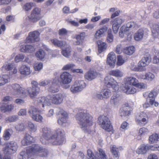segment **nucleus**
<instances>
[{"mask_svg":"<svg viewBox=\"0 0 159 159\" xmlns=\"http://www.w3.org/2000/svg\"><path fill=\"white\" fill-rule=\"evenodd\" d=\"M42 137L40 141L43 144L48 141L53 144H61L63 143L64 131L61 129H57L54 133L48 127H43L41 130Z\"/></svg>","mask_w":159,"mask_h":159,"instance_id":"nucleus-1","label":"nucleus"},{"mask_svg":"<svg viewBox=\"0 0 159 159\" xmlns=\"http://www.w3.org/2000/svg\"><path fill=\"white\" fill-rule=\"evenodd\" d=\"M31 84L32 88H27L25 90L24 88L21 87L19 84L16 83L12 84L11 87L13 90L12 93L17 97L24 98L29 95L31 98H34L37 95L40 90L38 83L36 81H32Z\"/></svg>","mask_w":159,"mask_h":159,"instance_id":"nucleus-2","label":"nucleus"},{"mask_svg":"<svg viewBox=\"0 0 159 159\" xmlns=\"http://www.w3.org/2000/svg\"><path fill=\"white\" fill-rule=\"evenodd\" d=\"M48 152L46 148H43L37 144H34L27 147L26 152H21L18 157L19 159H28L33 155L37 154L42 157L47 156Z\"/></svg>","mask_w":159,"mask_h":159,"instance_id":"nucleus-3","label":"nucleus"},{"mask_svg":"<svg viewBox=\"0 0 159 159\" xmlns=\"http://www.w3.org/2000/svg\"><path fill=\"white\" fill-rule=\"evenodd\" d=\"M64 96L61 93H57L50 95L46 98L44 96L39 97L35 100L36 103L41 105L42 107H44L45 106H49L52 103L56 104H61L63 101Z\"/></svg>","mask_w":159,"mask_h":159,"instance_id":"nucleus-4","label":"nucleus"},{"mask_svg":"<svg viewBox=\"0 0 159 159\" xmlns=\"http://www.w3.org/2000/svg\"><path fill=\"white\" fill-rule=\"evenodd\" d=\"M76 119L83 129H87L93 124V117L86 111H80L76 115Z\"/></svg>","mask_w":159,"mask_h":159,"instance_id":"nucleus-5","label":"nucleus"},{"mask_svg":"<svg viewBox=\"0 0 159 159\" xmlns=\"http://www.w3.org/2000/svg\"><path fill=\"white\" fill-rule=\"evenodd\" d=\"M151 61V57L149 54H146L144 57L139 61L138 66L135 65H131L130 69L135 71H145L146 70L145 66L148 65Z\"/></svg>","mask_w":159,"mask_h":159,"instance_id":"nucleus-6","label":"nucleus"},{"mask_svg":"<svg viewBox=\"0 0 159 159\" xmlns=\"http://www.w3.org/2000/svg\"><path fill=\"white\" fill-rule=\"evenodd\" d=\"M98 123L102 128L107 131H110L112 130L111 122L107 116L105 115L99 116L98 118Z\"/></svg>","mask_w":159,"mask_h":159,"instance_id":"nucleus-7","label":"nucleus"},{"mask_svg":"<svg viewBox=\"0 0 159 159\" xmlns=\"http://www.w3.org/2000/svg\"><path fill=\"white\" fill-rule=\"evenodd\" d=\"M3 151L5 154H11L17 151L18 145L16 142L14 141L7 142L3 145Z\"/></svg>","mask_w":159,"mask_h":159,"instance_id":"nucleus-8","label":"nucleus"},{"mask_svg":"<svg viewBox=\"0 0 159 159\" xmlns=\"http://www.w3.org/2000/svg\"><path fill=\"white\" fill-rule=\"evenodd\" d=\"M60 83L63 88L68 89L70 87L68 84L70 83L72 80V76L68 72H63L60 75Z\"/></svg>","mask_w":159,"mask_h":159,"instance_id":"nucleus-9","label":"nucleus"},{"mask_svg":"<svg viewBox=\"0 0 159 159\" xmlns=\"http://www.w3.org/2000/svg\"><path fill=\"white\" fill-rule=\"evenodd\" d=\"M86 85L84 81L82 80H77L71 86L70 90L73 93H76L80 92L85 88Z\"/></svg>","mask_w":159,"mask_h":159,"instance_id":"nucleus-10","label":"nucleus"},{"mask_svg":"<svg viewBox=\"0 0 159 159\" xmlns=\"http://www.w3.org/2000/svg\"><path fill=\"white\" fill-rule=\"evenodd\" d=\"M104 83L106 87L108 88L111 87L115 91H117L119 88L117 82L111 75H107L105 77Z\"/></svg>","mask_w":159,"mask_h":159,"instance_id":"nucleus-11","label":"nucleus"},{"mask_svg":"<svg viewBox=\"0 0 159 159\" xmlns=\"http://www.w3.org/2000/svg\"><path fill=\"white\" fill-rule=\"evenodd\" d=\"M30 21L36 22L42 18L41 10L38 7H35L31 11V14L28 16Z\"/></svg>","mask_w":159,"mask_h":159,"instance_id":"nucleus-12","label":"nucleus"},{"mask_svg":"<svg viewBox=\"0 0 159 159\" xmlns=\"http://www.w3.org/2000/svg\"><path fill=\"white\" fill-rule=\"evenodd\" d=\"M149 117L146 113L142 112L137 114L136 116L135 120L139 125H144L147 123Z\"/></svg>","mask_w":159,"mask_h":159,"instance_id":"nucleus-13","label":"nucleus"},{"mask_svg":"<svg viewBox=\"0 0 159 159\" xmlns=\"http://www.w3.org/2000/svg\"><path fill=\"white\" fill-rule=\"evenodd\" d=\"M124 19L121 17H117L111 20L110 23L112 25V29L114 33H116L118 32L120 25L124 22Z\"/></svg>","mask_w":159,"mask_h":159,"instance_id":"nucleus-14","label":"nucleus"},{"mask_svg":"<svg viewBox=\"0 0 159 159\" xmlns=\"http://www.w3.org/2000/svg\"><path fill=\"white\" fill-rule=\"evenodd\" d=\"M39 33L37 31L30 32L25 42V43H34L35 41H38L39 40Z\"/></svg>","mask_w":159,"mask_h":159,"instance_id":"nucleus-15","label":"nucleus"},{"mask_svg":"<svg viewBox=\"0 0 159 159\" xmlns=\"http://www.w3.org/2000/svg\"><path fill=\"white\" fill-rule=\"evenodd\" d=\"M59 118L57 120V122L60 125H62L64 123L67 122L68 120V114L67 112L63 109H60L59 111Z\"/></svg>","mask_w":159,"mask_h":159,"instance_id":"nucleus-16","label":"nucleus"},{"mask_svg":"<svg viewBox=\"0 0 159 159\" xmlns=\"http://www.w3.org/2000/svg\"><path fill=\"white\" fill-rule=\"evenodd\" d=\"M59 82L58 78L57 77L55 78L51 84L49 85L48 88V91L53 93L58 92L59 90Z\"/></svg>","mask_w":159,"mask_h":159,"instance_id":"nucleus-17","label":"nucleus"},{"mask_svg":"<svg viewBox=\"0 0 159 159\" xmlns=\"http://www.w3.org/2000/svg\"><path fill=\"white\" fill-rule=\"evenodd\" d=\"M158 92L156 90H153L151 91L148 94L149 102L151 105H154L155 107H157L158 103L155 101V98L157 96Z\"/></svg>","mask_w":159,"mask_h":159,"instance_id":"nucleus-18","label":"nucleus"},{"mask_svg":"<svg viewBox=\"0 0 159 159\" xmlns=\"http://www.w3.org/2000/svg\"><path fill=\"white\" fill-rule=\"evenodd\" d=\"M98 75V72L96 70L90 69L85 74L84 78L89 81H91L96 78Z\"/></svg>","mask_w":159,"mask_h":159,"instance_id":"nucleus-19","label":"nucleus"},{"mask_svg":"<svg viewBox=\"0 0 159 159\" xmlns=\"http://www.w3.org/2000/svg\"><path fill=\"white\" fill-rule=\"evenodd\" d=\"M122 90L124 92L128 94H133L135 93L136 90L135 88L132 86L130 85L129 84H127V80H126L125 85L121 87Z\"/></svg>","mask_w":159,"mask_h":159,"instance_id":"nucleus-20","label":"nucleus"},{"mask_svg":"<svg viewBox=\"0 0 159 159\" xmlns=\"http://www.w3.org/2000/svg\"><path fill=\"white\" fill-rule=\"evenodd\" d=\"M116 57L115 54L113 52L109 53L107 58V63L110 66L114 67L116 63Z\"/></svg>","mask_w":159,"mask_h":159,"instance_id":"nucleus-21","label":"nucleus"},{"mask_svg":"<svg viewBox=\"0 0 159 159\" xmlns=\"http://www.w3.org/2000/svg\"><path fill=\"white\" fill-rule=\"evenodd\" d=\"M86 37L85 32H81L79 34L75 35L76 41L74 42V44L75 45H80L83 43Z\"/></svg>","mask_w":159,"mask_h":159,"instance_id":"nucleus-22","label":"nucleus"},{"mask_svg":"<svg viewBox=\"0 0 159 159\" xmlns=\"http://www.w3.org/2000/svg\"><path fill=\"white\" fill-rule=\"evenodd\" d=\"M107 29V27L103 26L97 30L94 35V38L96 39H99L103 36Z\"/></svg>","mask_w":159,"mask_h":159,"instance_id":"nucleus-23","label":"nucleus"},{"mask_svg":"<svg viewBox=\"0 0 159 159\" xmlns=\"http://www.w3.org/2000/svg\"><path fill=\"white\" fill-rule=\"evenodd\" d=\"M19 71L21 75H28L31 73L30 67L25 65H23L20 66L19 68Z\"/></svg>","mask_w":159,"mask_h":159,"instance_id":"nucleus-24","label":"nucleus"},{"mask_svg":"<svg viewBox=\"0 0 159 159\" xmlns=\"http://www.w3.org/2000/svg\"><path fill=\"white\" fill-rule=\"evenodd\" d=\"M34 141V139L33 137L27 134H25L23 139L21 141V143L23 146H26L28 144H30L31 143L33 142Z\"/></svg>","mask_w":159,"mask_h":159,"instance_id":"nucleus-25","label":"nucleus"},{"mask_svg":"<svg viewBox=\"0 0 159 159\" xmlns=\"http://www.w3.org/2000/svg\"><path fill=\"white\" fill-rule=\"evenodd\" d=\"M122 26L124 27V28L123 30L124 34L125 32L129 30L130 28L133 29L134 30H136L139 27V26L136 23H135L134 22H129L127 24L126 27L125 25H123Z\"/></svg>","mask_w":159,"mask_h":159,"instance_id":"nucleus-26","label":"nucleus"},{"mask_svg":"<svg viewBox=\"0 0 159 159\" xmlns=\"http://www.w3.org/2000/svg\"><path fill=\"white\" fill-rule=\"evenodd\" d=\"M152 36L154 38L158 37L159 36V23H153L151 26Z\"/></svg>","mask_w":159,"mask_h":159,"instance_id":"nucleus-27","label":"nucleus"},{"mask_svg":"<svg viewBox=\"0 0 159 159\" xmlns=\"http://www.w3.org/2000/svg\"><path fill=\"white\" fill-rule=\"evenodd\" d=\"M20 50L21 52L32 53L35 50V48L32 45H21L20 47Z\"/></svg>","mask_w":159,"mask_h":159,"instance_id":"nucleus-28","label":"nucleus"},{"mask_svg":"<svg viewBox=\"0 0 159 159\" xmlns=\"http://www.w3.org/2000/svg\"><path fill=\"white\" fill-rule=\"evenodd\" d=\"M141 78L148 82L154 81L156 78V75L152 72H147L144 75H142Z\"/></svg>","mask_w":159,"mask_h":159,"instance_id":"nucleus-29","label":"nucleus"},{"mask_svg":"<svg viewBox=\"0 0 159 159\" xmlns=\"http://www.w3.org/2000/svg\"><path fill=\"white\" fill-rule=\"evenodd\" d=\"M121 98L119 94H113L110 100V103L114 105H117L119 104Z\"/></svg>","mask_w":159,"mask_h":159,"instance_id":"nucleus-30","label":"nucleus"},{"mask_svg":"<svg viewBox=\"0 0 159 159\" xmlns=\"http://www.w3.org/2000/svg\"><path fill=\"white\" fill-rule=\"evenodd\" d=\"M149 146L143 144L140 146L136 151V152L138 154H144L147 153L149 149Z\"/></svg>","mask_w":159,"mask_h":159,"instance_id":"nucleus-31","label":"nucleus"},{"mask_svg":"<svg viewBox=\"0 0 159 159\" xmlns=\"http://www.w3.org/2000/svg\"><path fill=\"white\" fill-rule=\"evenodd\" d=\"M66 47V48H62L61 53L65 57H69L71 54V49L70 46L68 45L66 43L65 46H62V47Z\"/></svg>","mask_w":159,"mask_h":159,"instance_id":"nucleus-32","label":"nucleus"},{"mask_svg":"<svg viewBox=\"0 0 159 159\" xmlns=\"http://www.w3.org/2000/svg\"><path fill=\"white\" fill-rule=\"evenodd\" d=\"M144 30L140 29L134 34V37L136 41L142 40L144 35Z\"/></svg>","mask_w":159,"mask_h":159,"instance_id":"nucleus-33","label":"nucleus"},{"mask_svg":"<svg viewBox=\"0 0 159 159\" xmlns=\"http://www.w3.org/2000/svg\"><path fill=\"white\" fill-rule=\"evenodd\" d=\"M98 151L99 153H96L97 159H107V156L105 151L101 148L98 149Z\"/></svg>","mask_w":159,"mask_h":159,"instance_id":"nucleus-34","label":"nucleus"},{"mask_svg":"<svg viewBox=\"0 0 159 159\" xmlns=\"http://www.w3.org/2000/svg\"><path fill=\"white\" fill-rule=\"evenodd\" d=\"M97 44L98 46V51L99 53H102L107 48L106 43L101 40L98 41Z\"/></svg>","mask_w":159,"mask_h":159,"instance_id":"nucleus-35","label":"nucleus"},{"mask_svg":"<svg viewBox=\"0 0 159 159\" xmlns=\"http://www.w3.org/2000/svg\"><path fill=\"white\" fill-rule=\"evenodd\" d=\"M125 80H127V84H129L131 86L136 87V83L137 81V80L136 78L133 77V76H129V77H127Z\"/></svg>","mask_w":159,"mask_h":159,"instance_id":"nucleus-36","label":"nucleus"},{"mask_svg":"<svg viewBox=\"0 0 159 159\" xmlns=\"http://www.w3.org/2000/svg\"><path fill=\"white\" fill-rule=\"evenodd\" d=\"M51 41L52 43L55 46H58L59 47H62V46H65L66 44V41L59 40L57 39H51Z\"/></svg>","mask_w":159,"mask_h":159,"instance_id":"nucleus-37","label":"nucleus"},{"mask_svg":"<svg viewBox=\"0 0 159 159\" xmlns=\"http://www.w3.org/2000/svg\"><path fill=\"white\" fill-rule=\"evenodd\" d=\"M38 111L37 108L33 107H31L29 109L28 113L30 116L35 121V115L36 113H38Z\"/></svg>","mask_w":159,"mask_h":159,"instance_id":"nucleus-38","label":"nucleus"},{"mask_svg":"<svg viewBox=\"0 0 159 159\" xmlns=\"http://www.w3.org/2000/svg\"><path fill=\"white\" fill-rule=\"evenodd\" d=\"M111 151L113 157L115 158H117L119 157V149L115 145H111L110 147Z\"/></svg>","mask_w":159,"mask_h":159,"instance_id":"nucleus-39","label":"nucleus"},{"mask_svg":"<svg viewBox=\"0 0 159 159\" xmlns=\"http://www.w3.org/2000/svg\"><path fill=\"white\" fill-rule=\"evenodd\" d=\"M131 113V111H128L126 107H122L120 109L119 114L120 116H125L129 115Z\"/></svg>","mask_w":159,"mask_h":159,"instance_id":"nucleus-40","label":"nucleus"},{"mask_svg":"<svg viewBox=\"0 0 159 159\" xmlns=\"http://www.w3.org/2000/svg\"><path fill=\"white\" fill-rule=\"evenodd\" d=\"M46 54L44 50L43 49H40L35 53V56L36 57L39 59H42L45 57Z\"/></svg>","mask_w":159,"mask_h":159,"instance_id":"nucleus-41","label":"nucleus"},{"mask_svg":"<svg viewBox=\"0 0 159 159\" xmlns=\"http://www.w3.org/2000/svg\"><path fill=\"white\" fill-rule=\"evenodd\" d=\"M109 74L111 75H113L116 77H122L123 75V72L120 70H118V69L111 70L110 71Z\"/></svg>","mask_w":159,"mask_h":159,"instance_id":"nucleus-42","label":"nucleus"},{"mask_svg":"<svg viewBox=\"0 0 159 159\" xmlns=\"http://www.w3.org/2000/svg\"><path fill=\"white\" fill-rule=\"evenodd\" d=\"M135 48L134 46H130L124 48V52L127 55H131L135 52Z\"/></svg>","mask_w":159,"mask_h":159,"instance_id":"nucleus-43","label":"nucleus"},{"mask_svg":"<svg viewBox=\"0 0 159 159\" xmlns=\"http://www.w3.org/2000/svg\"><path fill=\"white\" fill-rule=\"evenodd\" d=\"M103 99L109 98L111 95V92L109 89H104L102 90Z\"/></svg>","mask_w":159,"mask_h":159,"instance_id":"nucleus-44","label":"nucleus"},{"mask_svg":"<svg viewBox=\"0 0 159 159\" xmlns=\"http://www.w3.org/2000/svg\"><path fill=\"white\" fill-rule=\"evenodd\" d=\"M159 138L158 135L157 134H153L150 135L149 138V141L150 143H153L156 142Z\"/></svg>","mask_w":159,"mask_h":159,"instance_id":"nucleus-45","label":"nucleus"},{"mask_svg":"<svg viewBox=\"0 0 159 159\" xmlns=\"http://www.w3.org/2000/svg\"><path fill=\"white\" fill-rule=\"evenodd\" d=\"M12 134V130L11 129H7L6 130L3 135L4 139L6 140H9Z\"/></svg>","mask_w":159,"mask_h":159,"instance_id":"nucleus-46","label":"nucleus"},{"mask_svg":"<svg viewBox=\"0 0 159 159\" xmlns=\"http://www.w3.org/2000/svg\"><path fill=\"white\" fill-rule=\"evenodd\" d=\"M35 4L34 2H27L22 6V8L24 10L28 11L31 9L33 6Z\"/></svg>","mask_w":159,"mask_h":159,"instance_id":"nucleus-47","label":"nucleus"},{"mask_svg":"<svg viewBox=\"0 0 159 159\" xmlns=\"http://www.w3.org/2000/svg\"><path fill=\"white\" fill-rule=\"evenodd\" d=\"M149 132V131L147 128H145V127H142L140 128L139 131V135L140 136H143L147 134H148Z\"/></svg>","mask_w":159,"mask_h":159,"instance_id":"nucleus-48","label":"nucleus"},{"mask_svg":"<svg viewBox=\"0 0 159 159\" xmlns=\"http://www.w3.org/2000/svg\"><path fill=\"white\" fill-rule=\"evenodd\" d=\"M14 107V106L13 105H6L4 107H1V111H3V112H6V111H11L13 109Z\"/></svg>","mask_w":159,"mask_h":159,"instance_id":"nucleus-49","label":"nucleus"},{"mask_svg":"<svg viewBox=\"0 0 159 159\" xmlns=\"http://www.w3.org/2000/svg\"><path fill=\"white\" fill-rule=\"evenodd\" d=\"M43 66V65L42 62H37L34 64V70L39 71L42 69Z\"/></svg>","mask_w":159,"mask_h":159,"instance_id":"nucleus-50","label":"nucleus"},{"mask_svg":"<svg viewBox=\"0 0 159 159\" xmlns=\"http://www.w3.org/2000/svg\"><path fill=\"white\" fill-rule=\"evenodd\" d=\"M9 79V76L7 75H3L2 78H1V85H3L8 82Z\"/></svg>","mask_w":159,"mask_h":159,"instance_id":"nucleus-51","label":"nucleus"},{"mask_svg":"<svg viewBox=\"0 0 159 159\" xmlns=\"http://www.w3.org/2000/svg\"><path fill=\"white\" fill-rule=\"evenodd\" d=\"M28 129L31 132H35L37 130V127L30 121H29L28 123Z\"/></svg>","mask_w":159,"mask_h":159,"instance_id":"nucleus-52","label":"nucleus"},{"mask_svg":"<svg viewBox=\"0 0 159 159\" xmlns=\"http://www.w3.org/2000/svg\"><path fill=\"white\" fill-rule=\"evenodd\" d=\"M75 66L74 63H68L66 65H65L63 67L62 69L63 70H71L72 71V70L73 68Z\"/></svg>","mask_w":159,"mask_h":159,"instance_id":"nucleus-53","label":"nucleus"},{"mask_svg":"<svg viewBox=\"0 0 159 159\" xmlns=\"http://www.w3.org/2000/svg\"><path fill=\"white\" fill-rule=\"evenodd\" d=\"M18 118V116H17V115H13V116L7 117L6 118V120L9 122H13L17 120Z\"/></svg>","mask_w":159,"mask_h":159,"instance_id":"nucleus-54","label":"nucleus"},{"mask_svg":"<svg viewBox=\"0 0 159 159\" xmlns=\"http://www.w3.org/2000/svg\"><path fill=\"white\" fill-rule=\"evenodd\" d=\"M87 154L89 159H97L96 158V153L94 155L91 150L89 149L87 150Z\"/></svg>","mask_w":159,"mask_h":159,"instance_id":"nucleus-55","label":"nucleus"},{"mask_svg":"<svg viewBox=\"0 0 159 159\" xmlns=\"http://www.w3.org/2000/svg\"><path fill=\"white\" fill-rule=\"evenodd\" d=\"M125 62V61L121 55H119L117 56V64L118 66H121L123 65V64Z\"/></svg>","mask_w":159,"mask_h":159,"instance_id":"nucleus-56","label":"nucleus"},{"mask_svg":"<svg viewBox=\"0 0 159 159\" xmlns=\"http://www.w3.org/2000/svg\"><path fill=\"white\" fill-rule=\"evenodd\" d=\"M128 124L126 121H124L122 123L120 128V130L121 131H125L128 128Z\"/></svg>","mask_w":159,"mask_h":159,"instance_id":"nucleus-57","label":"nucleus"},{"mask_svg":"<svg viewBox=\"0 0 159 159\" xmlns=\"http://www.w3.org/2000/svg\"><path fill=\"white\" fill-rule=\"evenodd\" d=\"M13 67V65L11 63H6L2 67L6 70H9L12 69Z\"/></svg>","mask_w":159,"mask_h":159,"instance_id":"nucleus-58","label":"nucleus"},{"mask_svg":"<svg viewBox=\"0 0 159 159\" xmlns=\"http://www.w3.org/2000/svg\"><path fill=\"white\" fill-rule=\"evenodd\" d=\"M35 117V121H36L38 122H43V118L42 115L36 113Z\"/></svg>","mask_w":159,"mask_h":159,"instance_id":"nucleus-59","label":"nucleus"},{"mask_svg":"<svg viewBox=\"0 0 159 159\" xmlns=\"http://www.w3.org/2000/svg\"><path fill=\"white\" fill-rule=\"evenodd\" d=\"M25 58V56L23 54L17 55L15 58V60L16 62L20 61Z\"/></svg>","mask_w":159,"mask_h":159,"instance_id":"nucleus-60","label":"nucleus"},{"mask_svg":"<svg viewBox=\"0 0 159 159\" xmlns=\"http://www.w3.org/2000/svg\"><path fill=\"white\" fill-rule=\"evenodd\" d=\"M50 83V81L49 80H44L43 81H41L40 82H39V84L40 86H45L48 85Z\"/></svg>","mask_w":159,"mask_h":159,"instance_id":"nucleus-61","label":"nucleus"},{"mask_svg":"<svg viewBox=\"0 0 159 159\" xmlns=\"http://www.w3.org/2000/svg\"><path fill=\"white\" fill-rule=\"evenodd\" d=\"M16 130L18 131H22L25 129V126L23 124H20L15 126Z\"/></svg>","mask_w":159,"mask_h":159,"instance_id":"nucleus-62","label":"nucleus"},{"mask_svg":"<svg viewBox=\"0 0 159 159\" xmlns=\"http://www.w3.org/2000/svg\"><path fill=\"white\" fill-rule=\"evenodd\" d=\"M68 31L65 28H62L59 30V34L60 36L66 35L67 34Z\"/></svg>","mask_w":159,"mask_h":159,"instance_id":"nucleus-63","label":"nucleus"},{"mask_svg":"<svg viewBox=\"0 0 159 159\" xmlns=\"http://www.w3.org/2000/svg\"><path fill=\"white\" fill-rule=\"evenodd\" d=\"M149 149H151L153 151H156V150L159 151V146L157 144L153 146H149Z\"/></svg>","mask_w":159,"mask_h":159,"instance_id":"nucleus-64","label":"nucleus"}]
</instances>
